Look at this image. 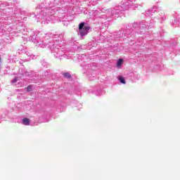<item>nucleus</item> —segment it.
I'll use <instances>...</instances> for the list:
<instances>
[{
	"label": "nucleus",
	"mask_w": 180,
	"mask_h": 180,
	"mask_svg": "<svg viewBox=\"0 0 180 180\" xmlns=\"http://www.w3.org/2000/svg\"><path fill=\"white\" fill-rule=\"evenodd\" d=\"M18 82V77H15L13 80H11V84H16Z\"/></svg>",
	"instance_id": "14"
},
{
	"label": "nucleus",
	"mask_w": 180,
	"mask_h": 180,
	"mask_svg": "<svg viewBox=\"0 0 180 180\" xmlns=\"http://www.w3.org/2000/svg\"><path fill=\"white\" fill-rule=\"evenodd\" d=\"M174 24L177 26H180V18H177L174 20Z\"/></svg>",
	"instance_id": "11"
},
{
	"label": "nucleus",
	"mask_w": 180,
	"mask_h": 180,
	"mask_svg": "<svg viewBox=\"0 0 180 180\" xmlns=\"http://www.w3.org/2000/svg\"><path fill=\"white\" fill-rule=\"evenodd\" d=\"M57 37V35H54L53 34H51L50 32H48L45 34V39H56Z\"/></svg>",
	"instance_id": "6"
},
{
	"label": "nucleus",
	"mask_w": 180,
	"mask_h": 180,
	"mask_svg": "<svg viewBox=\"0 0 180 180\" xmlns=\"http://www.w3.org/2000/svg\"><path fill=\"white\" fill-rule=\"evenodd\" d=\"M47 46V44H46V43L45 44H39V47H46V46Z\"/></svg>",
	"instance_id": "16"
},
{
	"label": "nucleus",
	"mask_w": 180,
	"mask_h": 180,
	"mask_svg": "<svg viewBox=\"0 0 180 180\" xmlns=\"http://www.w3.org/2000/svg\"><path fill=\"white\" fill-rule=\"evenodd\" d=\"M42 65H44V67H46L47 66V63L43 62Z\"/></svg>",
	"instance_id": "17"
},
{
	"label": "nucleus",
	"mask_w": 180,
	"mask_h": 180,
	"mask_svg": "<svg viewBox=\"0 0 180 180\" xmlns=\"http://www.w3.org/2000/svg\"><path fill=\"white\" fill-rule=\"evenodd\" d=\"M30 41H32V43H35V44H37V43H40L39 41V39H37V35L36 34H33L32 36H31L29 39Z\"/></svg>",
	"instance_id": "5"
},
{
	"label": "nucleus",
	"mask_w": 180,
	"mask_h": 180,
	"mask_svg": "<svg viewBox=\"0 0 180 180\" xmlns=\"http://www.w3.org/2000/svg\"><path fill=\"white\" fill-rule=\"evenodd\" d=\"M63 75L65 78H71V75L68 72L64 73Z\"/></svg>",
	"instance_id": "13"
},
{
	"label": "nucleus",
	"mask_w": 180,
	"mask_h": 180,
	"mask_svg": "<svg viewBox=\"0 0 180 180\" xmlns=\"http://www.w3.org/2000/svg\"><path fill=\"white\" fill-rule=\"evenodd\" d=\"M28 56H29L30 58H33V56H32V55H28Z\"/></svg>",
	"instance_id": "18"
},
{
	"label": "nucleus",
	"mask_w": 180,
	"mask_h": 180,
	"mask_svg": "<svg viewBox=\"0 0 180 180\" xmlns=\"http://www.w3.org/2000/svg\"><path fill=\"white\" fill-rule=\"evenodd\" d=\"M77 58H79V60H81V58H79V56H78Z\"/></svg>",
	"instance_id": "19"
},
{
	"label": "nucleus",
	"mask_w": 180,
	"mask_h": 180,
	"mask_svg": "<svg viewBox=\"0 0 180 180\" xmlns=\"http://www.w3.org/2000/svg\"><path fill=\"white\" fill-rule=\"evenodd\" d=\"M96 95L99 96V95H101V94H96Z\"/></svg>",
	"instance_id": "20"
},
{
	"label": "nucleus",
	"mask_w": 180,
	"mask_h": 180,
	"mask_svg": "<svg viewBox=\"0 0 180 180\" xmlns=\"http://www.w3.org/2000/svg\"><path fill=\"white\" fill-rule=\"evenodd\" d=\"M22 124H24L25 126H29V124H30V120H29L28 118L22 119Z\"/></svg>",
	"instance_id": "7"
},
{
	"label": "nucleus",
	"mask_w": 180,
	"mask_h": 180,
	"mask_svg": "<svg viewBox=\"0 0 180 180\" xmlns=\"http://www.w3.org/2000/svg\"><path fill=\"white\" fill-rule=\"evenodd\" d=\"M48 47H50L51 53L55 58H60L61 60L62 57H65V53L64 52V49L61 48L58 44H53V42H50L48 44Z\"/></svg>",
	"instance_id": "1"
},
{
	"label": "nucleus",
	"mask_w": 180,
	"mask_h": 180,
	"mask_svg": "<svg viewBox=\"0 0 180 180\" xmlns=\"http://www.w3.org/2000/svg\"><path fill=\"white\" fill-rule=\"evenodd\" d=\"M37 22H39V20H37Z\"/></svg>",
	"instance_id": "22"
},
{
	"label": "nucleus",
	"mask_w": 180,
	"mask_h": 180,
	"mask_svg": "<svg viewBox=\"0 0 180 180\" xmlns=\"http://www.w3.org/2000/svg\"><path fill=\"white\" fill-rule=\"evenodd\" d=\"M47 9L45 10L44 11H41V13L39 15H37L38 19H41V23H43V22H44L45 23H49V22H50V20H53V19H54V11H53L52 9L49 10V11H48V13H51V14H48L47 16Z\"/></svg>",
	"instance_id": "2"
},
{
	"label": "nucleus",
	"mask_w": 180,
	"mask_h": 180,
	"mask_svg": "<svg viewBox=\"0 0 180 180\" xmlns=\"http://www.w3.org/2000/svg\"><path fill=\"white\" fill-rule=\"evenodd\" d=\"M55 41H57V39H53Z\"/></svg>",
	"instance_id": "21"
},
{
	"label": "nucleus",
	"mask_w": 180,
	"mask_h": 180,
	"mask_svg": "<svg viewBox=\"0 0 180 180\" xmlns=\"http://www.w3.org/2000/svg\"><path fill=\"white\" fill-rule=\"evenodd\" d=\"M155 12H157V8H150L147 11V15H153V13H155Z\"/></svg>",
	"instance_id": "8"
},
{
	"label": "nucleus",
	"mask_w": 180,
	"mask_h": 180,
	"mask_svg": "<svg viewBox=\"0 0 180 180\" xmlns=\"http://www.w3.org/2000/svg\"><path fill=\"white\" fill-rule=\"evenodd\" d=\"M27 91H28V92H30V91H32V86H28L27 87Z\"/></svg>",
	"instance_id": "15"
},
{
	"label": "nucleus",
	"mask_w": 180,
	"mask_h": 180,
	"mask_svg": "<svg viewBox=\"0 0 180 180\" xmlns=\"http://www.w3.org/2000/svg\"><path fill=\"white\" fill-rule=\"evenodd\" d=\"M157 18L159 20H161V23H162V20H165V19H167V16L164 11H160L157 15Z\"/></svg>",
	"instance_id": "4"
},
{
	"label": "nucleus",
	"mask_w": 180,
	"mask_h": 180,
	"mask_svg": "<svg viewBox=\"0 0 180 180\" xmlns=\"http://www.w3.org/2000/svg\"><path fill=\"white\" fill-rule=\"evenodd\" d=\"M122 64H123V59H119L117 63V68H120L122 67Z\"/></svg>",
	"instance_id": "10"
},
{
	"label": "nucleus",
	"mask_w": 180,
	"mask_h": 180,
	"mask_svg": "<svg viewBox=\"0 0 180 180\" xmlns=\"http://www.w3.org/2000/svg\"><path fill=\"white\" fill-rule=\"evenodd\" d=\"M119 81L120 82H121V84H126V80L124 79V78H123V77H120Z\"/></svg>",
	"instance_id": "12"
},
{
	"label": "nucleus",
	"mask_w": 180,
	"mask_h": 180,
	"mask_svg": "<svg viewBox=\"0 0 180 180\" xmlns=\"http://www.w3.org/2000/svg\"><path fill=\"white\" fill-rule=\"evenodd\" d=\"M89 26L85 25V22H82L79 25V34L81 37L86 36L89 32Z\"/></svg>",
	"instance_id": "3"
},
{
	"label": "nucleus",
	"mask_w": 180,
	"mask_h": 180,
	"mask_svg": "<svg viewBox=\"0 0 180 180\" xmlns=\"http://www.w3.org/2000/svg\"><path fill=\"white\" fill-rule=\"evenodd\" d=\"M140 27H142L143 29H147V27H148V22H143L140 24Z\"/></svg>",
	"instance_id": "9"
}]
</instances>
